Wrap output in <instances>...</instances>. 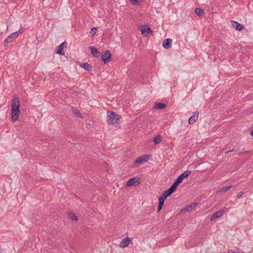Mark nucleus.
Here are the masks:
<instances>
[{"label":"nucleus","mask_w":253,"mask_h":253,"mask_svg":"<svg viewBox=\"0 0 253 253\" xmlns=\"http://www.w3.org/2000/svg\"><path fill=\"white\" fill-rule=\"evenodd\" d=\"M191 172L190 171L187 170L183 171L181 174H190Z\"/></svg>","instance_id":"30"},{"label":"nucleus","mask_w":253,"mask_h":253,"mask_svg":"<svg viewBox=\"0 0 253 253\" xmlns=\"http://www.w3.org/2000/svg\"><path fill=\"white\" fill-rule=\"evenodd\" d=\"M141 34H145V33H147V34H151L153 32L152 30H151V29L148 26H143L141 29Z\"/></svg>","instance_id":"18"},{"label":"nucleus","mask_w":253,"mask_h":253,"mask_svg":"<svg viewBox=\"0 0 253 253\" xmlns=\"http://www.w3.org/2000/svg\"><path fill=\"white\" fill-rule=\"evenodd\" d=\"M79 66L83 68L86 71H90L92 70V66L88 63H80Z\"/></svg>","instance_id":"14"},{"label":"nucleus","mask_w":253,"mask_h":253,"mask_svg":"<svg viewBox=\"0 0 253 253\" xmlns=\"http://www.w3.org/2000/svg\"><path fill=\"white\" fill-rule=\"evenodd\" d=\"M89 48L90 49L91 54L94 57H97L99 56V52L98 50L96 48H95L94 46H90Z\"/></svg>","instance_id":"19"},{"label":"nucleus","mask_w":253,"mask_h":253,"mask_svg":"<svg viewBox=\"0 0 253 253\" xmlns=\"http://www.w3.org/2000/svg\"><path fill=\"white\" fill-rule=\"evenodd\" d=\"M188 175H179L170 187L175 191L177 186L182 182L184 178L187 177Z\"/></svg>","instance_id":"3"},{"label":"nucleus","mask_w":253,"mask_h":253,"mask_svg":"<svg viewBox=\"0 0 253 253\" xmlns=\"http://www.w3.org/2000/svg\"><path fill=\"white\" fill-rule=\"evenodd\" d=\"M162 137L161 136V135L159 134V135H157L154 138V139L153 140V141L154 142L155 144H158L159 143H160L161 141H162Z\"/></svg>","instance_id":"22"},{"label":"nucleus","mask_w":253,"mask_h":253,"mask_svg":"<svg viewBox=\"0 0 253 253\" xmlns=\"http://www.w3.org/2000/svg\"><path fill=\"white\" fill-rule=\"evenodd\" d=\"M16 39L14 37V35L12 34L10 36H9L4 41V46H7V44L13 42Z\"/></svg>","instance_id":"15"},{"label":"nucleus","mask_w":253,"mask_h":253,"mask_svg":"<svg viewBox=\"0 0 253 253\" xmlns=\"http://www.w3.org/2000/svg\"><path fill=\"white\" fill-rule=\"evenodd\" d=\"M97 29V28L96 27H93L91 29V30L90 32V33L91 34L92 36H94L96 34Z\"/></svg>","instance_id":"25"},{"label":"nucleus","mask_w":253,"mask_h":253,"mask_svg":"<svg viewBox=\"0 0 253 253\" xmlns=\"http://www.w3.org/2000/svg\"><path fill=\"white\" fill-rule=\"evenodd\" d=\"M67 46V42H64L56 48V53L61 55H64L65 52L64 48H66Z\"/></svg>","instance_id":"7"},{"label":"nucleus","mask_w":253,"mask_h":253,"mask_svg":"<svg viewBox=\"0 0 253 253\" xmlns=\"http://www.w3.org/2000/svg\"><path fill=\"white\" fill-rule=\"evenodd\" d=\"M20 114V101L17 96H15L12 101L11 103V119L14 122L19 119Z\"/></svg>","instance_id":"1"},{"label":"nucleus","mask_w":253,"mask_h":253,"mask_svg":"<svg viewBox=\"0 0 253 253\" xmlns=\"http://www.w3.org/2000/svg\"><path fill=\"white\" fill-rule=\"evenodd\" d=\"M233 187V185L222 187L220 188V189H219L218 191H217L216 193H220L221 192H227Z\"/></svg>","instance_id":"21"},{"label":"nucleus","mask_w":253,"mask_h":253,"mask_svg":"<svg viewBox=\"0 0 253 253\" xmlns=\"http://www.w3.org/2000/svg\"><path fill=\"white\" fill-rule=\"evenodd\" d=\"M234 150H235V149H232L231 151H227V152H226V153H229V152H233V151H235Z\"/></svg>","instance_id":"32"},{"label":"nucleus","mask_w":253,"mask_h":253,"mask_svg":"<svg viewBox=\"0 0 253 253\" xmlns=\"http://www.w3.org/2000/svg\"><path fill=\"white\" fill-rule=\"evenodd\" d=\"M121 119V116L113 111H108L107 112V122L108 124L117 126L119 121Z\"/></svg>","instance_id":"2"},{"label":"nucleus","mask_w":253,"mask_h":253,"mask_svg":"<svg viewBox=\"0 0 253 253\" xmlns=\"http://www.w3.org/2000/svg\"><path fill=\"white\" fill-rule=\"evenodd\" d=\"M243 194V192H240V193H238L237 194V197L238 198H240Z\"/></svg>","instance_id":"31"},{"label":"nucleus","mask_w":253,"mask_h":253,"mask_svg":"<svg viewBox=\"0 0 253 253\" xmlns=\"http://www.w3.org/2000/svg\"><path fill=\"white\" fill-rule=\"evenodd\" d=\"M74 113L75 115H76L77 116H78L79 118H82V117L81 113L78 110H76L74 112Z\"/></svg>","instance_id":"27"},{"label":"nucleus","mask_w":253,"mask_h":253,"mask_svg":"<svg viewBox=\"0 0 253 253\" xmlns=\"http://www.w3.org/2000/svg\"><path fill=\"white\" fill-rule=\"evenodd\" d=\"M226 211H227V209L225 208L219 210V211H216L211 216V220H213L215 218H217L221 217L223 215V213Z\"/></svg>","instance_id":"6"},{"label":"nucleus","mask_w":253,"mask_h":253,"mask_svg":"<svg viewBox=\"0 0 253 253\" xmlns=\"http://www.w3.org/2000/svg\"><path fill=\"white\" fill-rule=\"evenodd\" d=\"M199 115L198 111L193 113V115L189 118L188 123L189 125L193 124L198 120Z\"/></svg>","instance_id":"12"},{"label":"nucleus","mask_w":253,"mask_h":253,"mask_svg":"<svg viewBox=\"0 0 253 253\" xmlns=\"http://www.w3.org/2000/svg\"><path fill=\"white\" fill-rule=\"evenodd\" d=\"M71 218L73 220H75V221H76L78 220V217L77 216L73 214H72L71 216Z\"/></svg>","instance_id":"29"},{"label":"nucleus","mask_w":253,"mask_h":253,"mask_svg":"<svg viewBox=\"0 0 253 253\" xmlns=\"http://www.w3.org/2000/svg\"><path fill=\"white\" fill-rule=\"evenodd\" d=\"M141 181V178L138 177H134L129 179V180L126 183V186H136L138 185Z\"/></svg>","instance_id":"5"},{"label":"nucleus","mask_w":253,"mask_h":253,"mask_svg":"<svg viewBox=\"0 0 253 253\" xmlns=\"http://www.w3.org/2000/svg\"><path fill=\"white\" fill-rule=\"evenodd\" d=\"M131 3L133 5H139L143 0H129Z\"/></svg>","instance_id":"24"},{"label":"nucleus","mask_w":253,"mask_h":253,"mask_svg":"<svg viewBox=\"0 0 253 253\" xmlns=\"http://www.w3.org/2000/svg\"><path fill=\"white\" fill-rule=\"evenodd\" d=\"M172 40L171 39H167L164 40L163 46L165 49H169L171 47Z\"/></svg>","instance_id":"13"},{"label":"nucleus","mask_w":253,"mask_h":253,"mask_svg":"<svg viewBox=\"0 0 253 253\" xmlns=\"http://www.w3.org/2000/svg\"><path fill=\"white\" fill-rule=\"evenodd\" d=\"M165 200L163 198H162V197H159V205H158V207L157 208L158 211H159L162 210L163 206L164 204Z\"/></svg>","instance_id":"20"},{"label":"nucleus","mask_w":253,"mask_h":253,"mask_svg":"<svg viewBox=\"0 0 253 253\" xmlns=\"http://www.w3.org/2000/svg\"><path fill=\"white\" fill-rule=\"evenodd\" d=\"M198 205V203H192L190 205H187L184 209L181 210V212H185L195 208Z\"/></svg>","instance_id":"11"},{"label":"nucleus","mask_w":253,"mask_h":253,"mask_svg":"<svg viewBox=\"0 0 253 253\" xmlns=\"http://www.w3.org/2000/svg\"><path fill=\"white\" fill-rule=\"evenodd\" d=\"M21 30H22V29H20L18 31H16V32L12 33V34L14 35V37H15L16 38L18 37V36L21 33Z\"/></svg>","instance_id":"26"},{"label":"nucleus","mask_w":253,"mask_h":253,"mask_svg":"<svg viewBox=\"0 0 253 253\" xmlns=\"http://www.w3.org/2000/svg\"><path fill=\"white\" fill-rule=\"evenodd\" d=\"M248 153H249V151H241L238 153V155L240 156H241V155H245V154H247Z\"/></svg>","instance_id":"28"},{"label":"nucleus","mask_w":253,"mask_h":253,"mask_svg":"<svg viewBox=\"0 0 253 253\" xmlns=\"http://www.w3.org/2000/svg\"><path fill=\"white\" fill-rule=\"evenodd\" d=\"M251 134L252 136H253V129L251 131Z\"/></svg>","instance_id":"33"},{"label":"nucleus","mask_w":253,"mask_h":253,"mask_svg":"<svg viewBox=\"0 0 253 253\" xmlns=\"http://www.w3.org/2000/svg\"><path fill=\"white\" fill-rule=\"evenodd\" d=\"M130 239L128 238H124L121 242H120V247L122 248H125L128 246L130 243Z\"/></svg>","instance_id":"16"},{"label":"nucleus","mask_w":253,"mask_h":253,"mask_svg":"<svg viewBox=\"0 0 253 253\" xmlns=\"http://www.w3.org/2000/svg\"><path fill=\"white\" fill-rule=\"evenodd\" d=\"M112 55L110 51H106L104 54L101 55V59L104 64L107 63L111 60Z\"/></svg>","instance_id":"8"},{"label":"nucleus","mask_w":253,"mask_h":253,"mask_svg":"<svg viewBox=\"0 0 253 253\" xmlns=\"http://www.w3.org/2000/svg\"><path fill=\"white\" fill-rule=\"evenodd\" d=\"M166 107V105L165 103L159 102L155 104L153 108L156 110H162L165 108Z\"/></svg>","instance_id":"17"},{"label":"nucleus","mask_w":253,"mask_h":253,"mask_svg":"<svg viewBox=\"0 0 253 253\" xmlns=\"http://www.w3.org/2000/svg\"><path fill=\"white\" fill-rule=\"evenodd\" d=\"M232 26L237 31H240L245 28L243 25L235 21H231Z\"/></svg>","instance_id":"10"},{"label":"nucleus","mask_w":253,"mask_h":253,"mask_svg":"<svg viewBox=\"0 0 253 253\" xmlns=\"http://www.w3.org/2000/svg\"><path fill=\"white\" fill-rule=\"evenodd\" d=\"M195 12L198 16H201L204 14L203 10L199 8H196Z\"/></svg>","instance_id":"23"},{"label":"nucleus","mask_w":253,"mask_h":253,"mask_svg":"<svg viewBox=\"0 0 253 253\" xmlns=\"http://www.w3.org/2000/svg\"><path fill=\"white\" fill-rule=\"evenodd\" d=\"M151 157V155H145L138 157L136 160L134 161L135 164H141L144 162L149 161Z\"/></svg>","instance_id":"4"},{"label":"nucleus","mask_w":253,"mask_h":253,"mask_svg":"<svg viewBox=\"0 0 253 253\" xmlns=\"http://www.w3.org/2000/svg\"><path fill=\"white\" fill-rule=\"evenodd\" d=\"M175 191L170 187L167 190L165 191L160 197H162L164 199H166L167 197L170 196Z\"/></svg>","instance_id":"9"}]
</instances>
